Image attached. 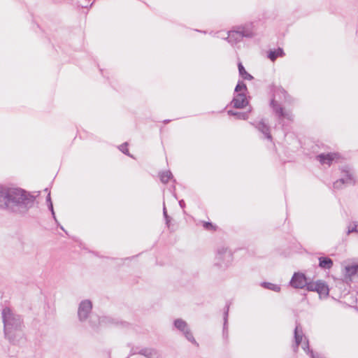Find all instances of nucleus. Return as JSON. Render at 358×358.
Masks as SVG:
<instances>
[{
	"mask_svg": "<svg viewBox=\"0 0 358 358\" xmlns=\"http://www.w3.org/2000/svg\"><path fill=\"white\" fill-rule=\"evenodd\" d=\"M35 200V196L24 189L0 185V210L24 215L34 206Z\"/></svg>",
	"mask_w": 358,
	"mask_h": 358,
	"instance_id": "f257e3e1",
	"label": "nucleus"
},
{
	"mask_svg": "<svg viewBox=\"0 0 358 358\" xmlns=\"http://www.w3.org/2000/svg\"><path fill=\"white\" fill-rule=\"evenodd\" d=\"M1 317L5 338L12 345H20L25 340V326L22 316L10 308L5 307L2 309Z\"/></svg>",
	"mask_w": 358,
	"mask_h": 358,
	"instance_id": "f03ea898",
	"label": "nucleus"
},
{
	"mask_svg": "<svg viewBox=\"0 0 358 358\" xmlns=\"http://www.w3.org/2000/svg\"><path fill=\"white\" fill-rule=\"evenodd\" d=\"M215 265L220 268L225 269L233 261V255L227 248L222 247L217 250L215 257Z\"/></svg>",
	"mask_w": 358,
	"mask_h": 358,
	"instance_id": "7ed1b4c3",
	"label": "nucleus"
},
{
	"mask_svg": "<svg viewBox=\"0 0 358 358\" xmlns=\"http://www.w3.org/2000/svg\"><path fill=\"white\" fill-rule=\"evenodd\" d=\"M93 308L92 302L90 299H85L80 302L78 308V318L80 322H85Z\"/></svg>",
	"mask_w": 358,
	"mask_h": 358,
	"instance_id": "20e7f679",
	"label": "nucleus"
},
{
	"mask_svg": "<svg viewBox=\"0 0 358 358\" xmlns=\"http://www.w3.org/2000/svg\"><path fill=\"white\" fill-rule=\"evenodd\" d=\"M291 287L295 289H306L309 286V281L306 275L301 272H295L289 281Z\"/></svg>",
	"mask_w": 358,
	"mask_h": 358,
	"instance_id": "39448f33",
	"label": "nucleus"
},
{
	"mask_svg": "<svg viewBox=\"0 0 358 358\" xmlns=\"http://www.w3.org/2000/svg\"><path fill=\"white\" fill-rule=\"evenodd\" d=\"M309 286L307 287V291L316 292L320 295L324 294L325 296H329V289L326 282L318 280L315 282L309 281Z\"/></svg>",
	"mask_w": 358,
	"mask_h": 358,
	"instance_id": "423d86ee",
	"label": "nucleus"
},
{
	"mask_svg": "<svg viewBox=\"0 0 358 358\" xmlns=\"http://www.w3.org/2000/svg\"><path fill=\"white\" fill-rule=\"evenodd\" d=\"M269 105L278 119H287L288 120H292V114L285 111L284 108L277 101L275 100L274 95L271 98Z\"/></svg>",
	"mask_w": 358,
	"mask_h": 358,
	"instance_id": "0eeeda50",
	"label": "nucleus"
},
{
	"mask_svg": "<svg viewBox=\"0 0 358 358\" xmlns=\"http://www.w3.org/2000/svg\"><path fill=\"white\" fill-rule=\"evenodd\" d=\"M230 104L234 108L242 109L249 104V100L244 92L234 93V96Z\"/></svg>",
	"mask_w": 358,
	"mask_h": 358,
	"instance_id": "6e6552de",
	"label": "nucleus"
},
{
	"mask_svg": "<svg viewBox=\"0 0 358 358\" xmlns=\"http://www.w3.org/2000/svg\"><path fill=\"white\" fill-rule=\"evenodd\" d=\"M340 157L338 152L321 153L316 156V159L319 161L321 164L331 166L333 162L338 161Z\"/></svg>",
	"mask_w": 358,
	"mask_h": 358,
	"instance_id": "1a4fd4ad",
	"label": "nucleus"
},
{
	"mask_svg": "<svg viewBox=\"0 0 358 358\" xmlns=\"http://www.w3.org/2000/svg\"><path fill=\"white\" fill-rule=\"evenodd\" d=\"M99 323L108 325H114L121 328H128L130 324L126 321L120 320L110 316H103L99 318Z\"/></svg>",
	"mask_w": 358,
	"mask_h": 358,
	"instance_id": "9d476101",
	"label": "nucleus"
},
{
	"mask_svg": "<svg viewBox=\"0 0 358 358\" xmlns=\"http://www.w3.org/2000/svg\"><path fill=\"white\" fill-rule=\"evenodd\" d=\"M138 354L146 358H162L160 351L155 348H145L138 351Z\"/></svg>",
	"mask_w": 358,
	"mask_h": 358,
	"instance_id": "9b49d317",
	"label": "nucleus"
},
{
	"mask_svg": "<svg viewBox=\"0 0 358 358\" xmlns=\"http://www.w3.org/2000/svg\"><path fill=\"white\" fill-rule=\"evenodd\" d=\"M345 279L352 281V278L358 275V263L347 265L345 266Z\"/></svg>",
	"mask_w": 358,
	"mask_h": 358,
	"instance_id": "f8f14e48",
	"label": "nucleus"
},
{
	"mask_svg": "<svg viewBox=\"0 0 358 358\" xmlns=\"http://www.w3.org/2000/svg\"><path fill=\"white\" fill-rule=\"evenodd\" d=\"M229 304H226L224 310L223 315V331H222V336L225 341L228 340L229 338V331H228V316H229Z\"/></svg>",
	"mask_w": 358,
	"mask_h": 358,
	"instance_id": "ddd939ff",
	"label": "nucleus"
},
{
	"mask_svg": "<svg viewBox=\"0 0 358 358\" xmlns=\"http://www.w3.org/2000/svg\"><path fill=\"white\" fill-rule=\"evenodd\" d=\"M318 260V266L322 270H329L334 265L333 260L327 256L320 257Z\"/></svg>",
	"mask_w": 358,
	"mask_h": 358,
	"instance_id": "4468645a",
	"label": "nucleus"
},
{
	"mask_svg": "<svg viewBox=\"0 0 358 358\" xmlns=\"http://www.w3.org/2000/svg\"><path fill=\"white\" fill-rule=\"evenodd\" d=\"M256 128L259 131L264 134L266 138H267L268 140L272 139V136L270 133V127L267 124H266L263 120H262L257 123Z\"/></svg>",
	"mask_w": 358,
	"mask_h": 358,
	"instance_id": "2eb2a0df",
	"label": "nucleus"
},
{
	"mask_svg": "<svg viewBox=\"0 0 358 358\" xmlns=\"http://www.w3.org/2000/svg\"><path fill=\"white\" fill-rule=\"evenodd\" d=\"M285 55L282 48L277 49H271L267 52V57L272 62H274L278 57H282Z\"/></svg>",
	"mask_w": 358,
	"mask_h": 358,
	"instance_id": "dca6fc26",
	"label": "nucleus"
},
{
	"mask_svg": "<svg viewBox=\"0 0 358 358\" xmlns=\"http://www.w3.org/2000/svg\"><path fill=\"white\" fill-rule=\"evenodd\" d=\"M340 171L342 173V177L344 178H348L350 179L348 180V184H355V180L354 179L353 173H352L350 169L348 166H343L340 168Z\"/></svg>",
	"mask_w": 358,
	"mask_h": 358,
	"instance_id": "f3484780",
	"label": "nucleus"
},
{
	"mask_svg": "<svg viewBox=\"0 0 358 358\" xmlns=\"http://www.w3.org/2000/svg\"><path fill=\"white\" fill-rule=\"evenodd\" d=\"M303 336V334L301 324L296 322V327L294 331V342L297 345H300L302 342Z\"/></svg>",
	"mask_w": 358,
	"mask_h": 358,
	"instance_id": "a211bd4d",
	"label": "nucleus"
},
{
	"mask_svg": "<svg viewBox=\"0 0 358 358\" xmlns=\"http://www.w3.org/2000/svg\"><path fill=\"white\" fill-rule=\"evenodd\" d=\"M236 30L239 32L238 34L241 35L242 38L244 37L251 38L254 36V33L248 26L238 27Z\"/></svg>",
	"mask_w": 358,
	"mask_h": 358,
	"instance_id": "6ab92c4d",
	"label": "nucleus"
},
{
	"mask_svg": "<svg viewBox=\"0 0 358 358\" xmlns=\"http://www.w3.org/2000/svg\"><path fill=\"white\" fill-rule=\"evenodd\" d=\"M238 33L239 32H238L236 29L229 31L228 32V36L227 38V39L228 40V42L231 44H234V43H237L238 42H240L243 38Z\"/></svg>",
	"mask_w": 358,
	"mask_h": 358,
	"instance_id": "aec40b11",
	"label": "nucleus"
},
{
	"mask_svg": "<svg viewBox=\"0 0 358 358\" xmlns=\"http://www.w3.org/2000/svg\"><path fill=\"white\" fill-rule=\"evenodd\" d=\"M238 73L239 76L244 80H251L254 78L252 75H250L249 73L247 72L245 67L243 66V64L239 62L238 63Z\"/></svg>",
	"mask_w": 358,
	"mask_h": 358,
	"instance_id": "412c9836",
	"label": "nucleus"
},
{
	"mask_svg": "<svg viewBox=\"0 0 358 358\" xmlns=\"http://www.w3.org/2000/svg\"><path fill=\"white\" fill-rule=\"evenodd\" d=\"M174 327L181 332H184L189 327L187 323L182 319L178 318L173 321Z\"/></svg>",
	"mask_w": 358,
	"mask_h": 358,
	"instance_id": "4be33fe9",
	"label": "nucleus"
},
{
	"mask_svg": "<svg viewBox=\"0 0 358 358\" xmlns=\"http://www.w3.org/2000/svg\"><path fill=\"white\" fill-rule=\"evenodd\" d=\"M46 203L48 206V210L51 212V215L52 216V218L54 219L55 223L58 222V220L55 215V212L54 210L53 203L51 199L50 192H49L47 196H46Z\"/></svg>",
	"mask_w": 358,
	"mask_h": 358,
	"instance_id": "5701e85b",
	"label": "nucleus"
},
{
	"mask_svg": "<svg viewBox=\"0 0 358 358\" xmlns=\"http://www.w3.org/2000/svg\"><path fill=\"white\" fill-rule=\"evenodd\" d=\"M261 286L264 289L272 290L276 292H279L280 291V287L278 285H275L271 282H262L261 283Z\"/></svg>",
	"mask_w": 358,
	"mask_h": 358,
	"instance_id": "b1692460",
	"label": "nucleus"
},
{
	"mask_svg": "<svg viewBox=\"0 0 358 358\" xmlns=\"http://www.w3.org/2000/svg\"><path fill=\"white\" fill-rule=\"evenodd\" d=\"M242 92H244L245 94H247L248 92V87L246 84L243 81L238 80L236 86L235 87L234 93H238Z\"/></svg>",
	"mask_w": 358,
	"mask_h": 358,
	"instance_id": "393cba45",
	"label": "nucleus"
},
{
	"mask_svg": "<svg viewBox=\"0 0 358 358\" xmlns=\"http://www.w3.org/2000/svg\"><path fill=\"white\" fill-rule=\"evenodd\" d=\"M349 179H350V178H341L338 179L333 184L334 188L336 189H342L344 185L348 184V181Z\"/></svg>",
	"mask_w": 358,
	"mask_h": 358,
	"instance_id": "a878e982",
	"label": "nucleus"
},
{
	"mask_svg": "<svg viewBox=\"0 0 358 358\" xmlns=\"http://www.w3.org/2000/svg\"><path fill=\"white\" fill-rule=\"evenodd\" d=\"M183 335L185 336V337L186 338V339L188 341L191 342L194 345H196V346L199 345L198 343L195 340V338L189 327L183 332Z\"/></svg>",
	"mask_w": 358,
	"mask_h": 358,
	"instance_id": "bb28decb",
	"label": "nucleus"
},
{
	"mask_svg": "<svg viewBox=\"0 0 358 358\" xmlns=\"http://www.w3.org/2000/svg\"><path fill=\"white\" fill-rule=\"evenodd\" d=\"M159 178L161 182L166 184L173 178V174L170 171H164L159 175Z\"/></svg>",
	"mask_w": 358,
	"mask_h": 358,
	"instance_id": "cd10ccee",
	"label": "nucleus"
},
{
	"mask_svg": "<svg viewBox=\"0 0 358 358\" xmlns=\"http://www.w3.org/2000/svg\"><path fill=\"white\" fill-rule=\"evenodd\" d=\"M302 348L307 354H308L310 356V357H313V354L315 353L313 350L310 348L309 341L308 339H306V341L303 343Z\"/></svg>",
	"mask_w": 358,
	"mask_h": 358,
	"instance_id": "c85d7f7f",
	"label": "nucleus"
},
{
	"mask_svg": "<svg viewBox=\"0 0 358 358\" xmlns=\"http://www.w3.org/2000/svg\"><path fill=\"white\" fill-rule=\"evenodd\" d=\"M203 227L206 230L208 231H215L217 228V226L214 225L210 222H203Z\"/></svg>",
	"mask_w": 358,
	"mask_h": 358,
	"instance_id": "c756f323",
	"label": "nucleus"
},
{
	"mask_svg": "<svg viewBox=\"0 0 358 358\" xmlns=\"http://www.w3.org/2000/svg\"><path fill=\"white\" fill-rule=\"evenodd\" d=\"M277 92L281 93L284 96L285 100L286 101L290 102V101L289 99L290 98V96L287 94V91L285 90L283 88H282V87L277 88L276 90L275 91V93H277Z\"/></svg>",
	"mask_w": 358,
	"mask_h": 358,
	"instance_id": "7c9ffc66",
	"label": "nucleus"
},
{
	"mask_svg": "<svg viewBox=\"0 0 358 358\" xmlns=\"http://www.w3.org/2000/svg\"><path fill=\"white\" fill-rule=\"evenodd\" d=\"M249 112H237L236 115H235V117L237 120H247L249 117L248 115Z\"/></svg>",
	"mask_w": 358,
	"mask_h": 358,
	"instance_id": "2f4dec72",
	"label": "nucleus"
},
{
	"mask_svg": "<svg viewBox=\"0 0 358 358\" xmlns=\"http://www.w3.org/2000/svg\"><path fill=\"white\" fill-rule=\"evenodd\" d=\"M127 146H128V143L127 142L122 143L120 147H119V149L120 150V151L122 152H123L124 155H127V156H129V157H131L132 156L130 155L129 152V150L127 148Z\"/></svg>",
	"mask_w": 358,
	"mask_h": 358,
	"instance_id": "473e14b6",
	"label": "nucleus"
},
{
	"mask_svg": "<svg viewBox=\"0 0 358 358\" xmlns=\"http://www.w3.org/2000/svg\"><path fill=\"white\" fill-rule=\"evenodd\" d=\"M351 233H357V224H355L353 227H348L347 234L349 235Z\"/></svg>",
	"mask_w": 358,
	"mask_h": 358,
	"instance_id": "72a5a7b5",
	"label": "nucleus"
},
{
	"mask_svg": "<svg viewBox=\"0 0 358 358\" xmlns=\"http://www.w3.org/2000/svg\"><path fill=\"white\" fill-rule=\"evenodd\" d=\"M164 220H165V222H166V225L169 228L170 227V222H171V217L169 215L164 216Z\"/></svg>",
	"mask_w": 358,
	"mask_h": 358,
	"instance_id": "f704fd0d",
	"label": "nucleus"
},
{
	"mask_svg": "<svg viewBox=\"0 0 358 358\" xmlns=\"http://www.w3.org/2000/svg\"><path fill=\"white\" fill-rule=\"evenodd\" d=\"M299 345H297L296 343L292 345L293 351L296 353L299 350Z\"/></svg>",
	"mask_w": 358,
	"mask_h": 358,
	"instance_id": "c9c22d12",
	"label": "nucleus"
},
{
	"mask_svg": "<svg viewBox=\"0 0 358 358\" xmlns=\"http://www.w3.org/2000/svg\"><path fill=\"white\" fill-rule=\"evenodd\" d=\"M167 215H168V213H167L166 208L165 206V202L164 201V203H163V216L164 217Z\"/></svg>",
	"mask_w": 358,
	"mask_h": 358,
	"instance_id": "e433bc0d",
	"label": "nucleus"
},
{
	"mask_svg": "<svg viewBox=\"0 0 358 358\" xmlns=\"http://www.w3.org/2000/svg\"><path fill=\"white\" fill-rule=\"evenodd\" d=\"M227 113L230 116H234L235 117V115H236V111H234L233 110H229L227 111Z\"/></svg>",
	"mask_w": 358,
	"mask_h": 358,
	"instance_id": "4c0bfd02",
	"label": "nucleus"
},
{
	"mask_svg": "<svg viewBox=\"0 0 358 358\" xmlns=\"http://www.w3.org/2000/svg\"><path fill=\"white\" fill-rule=\"evenodd\" d=\"M179 206L182 208H184L185 207V203L183 199H181L179 201Z\"/></svg>",
	"mask_w": 358,
	"mask_h": 358,
	"instance_id": "58836bf2",
	"label": "nucleus"
},
{
	"mask_svg": "<svg viewBox=\"0 0 358 358\" xmlns=\"http://www.w3.org/2000/svg\"><path fill=\"white\" fill-rule=\"evenodd\" d=\"M56 224L62 230H63L67 234V231L64 229V227L62 225L59 224V222Z\"/></svg>",
	"mask_w": 358,
	"mask_h": 358,
	"instance_id": "ea45409f",
	"label": "nucleus"
},
{
	"mask_svg": "<svg viewBox=\"0 0 358 358\" xmlns=\"http://www.w3.org/2000/svg\"><path fill=\"white\" fill-rule=\"evenodd\" d=\"M136 354H138V352L136 350H135L134 348H132L131 350V355H136Z\"/></svg>",
	"mask_w": 358,
	"mask_h": 358,
	"instance_id": "a19ab883",
	"label": "nucleus"
},
{
	"mask_svg": "<svg viewBox=\"0 0 358 358\" xmlns=\"http://www.w3.org/2000/svg\"><path fill=\"white\" fill-rule=\"evenodd\" d=\"M78 3H79L78 6H81L82 8H87L88 7V6L87 4L85 5V4H83V3H80V2H78Z\"/></svg>",
	"mask_w": 358,
	"mask_h": 358,
	"instance_id": "79ce46f5",
	"label": "nucleus"
},
{
	"mask_svg": "<svg viewBox=\"0 0 358 358\" xmlns=\"http://www.w3.org/2000/svg\"><path fill=\"white\" fill-rule=\"evenodd\" d=\"M169 122H170V120H165L164 121V122L165 124H167V123H169Z\"/></svg>",
	"mask_w": 358,
	"mask_h": 358,
	"instance_id": "37998d69",
	"label": "nucleus"
},
{
	"mask_svg": "<svg viewBox=\"0 0 358 358\" xmlns=\"http://www.w3.org/2000/svg\"><path fill=\"white\" fill-rule=\"evenodd\" d=\"M93 5V2H92L90 5V6L91 7Z\"/></svg>",
	"mask_w": 358,
	"mask_h": 358,
	"instance_id": "c03bdc74",
	"label": "nucleus"
},
{
	"mask_svg": "<svg viewBox=\"0 0 358 358\" xmlns=\"http://www.w3.org/2000/svg\"><path fill=\"white\" fill-rule=\"evenodd\" d=\"M45 192H48V188H45Z\"/></svg>",
	"mask_w": 358,
	"mask_h": 358,
	"instance_id": "a18cd8bd",
	"label": "nucleus"
},
{
	"mask_svg": "<svg viewBox=\"0 0 358 358\" xmlns=\"http://www.w3.org/2000/svg\"><path fill=\"white\" fill-rule=\"evenodd\" d=\"M311 358H316L315 354H313V357H311Z\"/></svg>",
	"mask_w": 358,
	"mask_h": 358,
	"instance_id": "49530a36",
	"label": "nucleus"
},
{
	"mask_svg": "<svg viewBox=\"0 0 358 358\" xmlns=\"http://www.w3.org/2000/svg\"><path fill=\"white\" fill-rule=\"evenodd\" d=\"M357 233H358V225H357Z\"/></svg>",
	"mask_w": 358,
	"mask_h": 358,
	"instance_id": "de8ad7c7",
	"label": "nucleus"
}]
</instances>
